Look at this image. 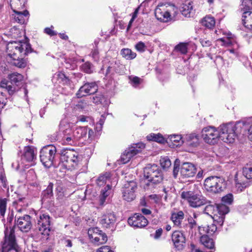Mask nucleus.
<instances>
[{
	"label": "nucleus",
	"mask_w": 252,
	"mask_h": 252,
	"mask_svg": "<svg viewBox=\"0 0 252 252\" xmlns=\"http://www.w3.org/2000/svg\"><path fill=\"white\" fill-rule=\"evenodd\" d=\"M32 52L31 45L27 42L13 41L7 45L8 56L11 58L12 65L19 68H24L28 64L25 56Z\"/></svg>",
	"instance_id": "f257e3e1"
},
{
	"label": "nucleus",
	"mask_w": 252,
	"mask_h": 252,
	"mask_svg": "<svg viewBox=\"0 0 252 252\" xmlns=\"http://www.w3.org/2000/svg\"><path fill=\"white\" fill-rule=\"evenodd\" d=\"M245 126L244 123L237 122L235 124L229 123L219 126L220 140L226 143L234 142L237 135L241 132L240 129Z\"/></svg>",
	"instance_id": "f03ea898"
},
{
	"label": "nucleus",
	"mask_w": 252,
	"mask_h": 252,
	"mask_svg": "<svg viewBox=\"0 0 252 252\" xmlns=\"http://www.w3.org/2000/svg\"><path fill=\"white\" fill-rule=\"evenodd\" d=\"M181 198L192 208H198L207 203V200L199 191L185 190L182 192Z\"/></svg>",
	"instance_id": "7ed1b4c3"
},
{
	"label": "nucleus",
	"mask_w": 252,
	"mask_h": 252,
	"mask_svg": "<svg viewBox=\"0 0 252 252\" xmlns=\"http://www.w3.org/2000/svg\"><path fill=\"white\" fill-rule=\"evenodd\" d=\"M61 161L66 168H75L81 160V156L73 149H63L61 152Z\"/></svg>",
	"instance_id": "20e7f679"
},
{
	"label": "nucleus",
	"mask_w": 252,
	"mask_h": 252,
	"mask_svg": "<svg viewBox=\"0 0 252 252\" xmlns=\"http://www.w3.org/2000/svg\"><path fill=\"white\" fill-rule=\"evenodd\" d=\"M10 81L4 79L1 81L0 87L5 89L9 95H12L18 90V86L23 79V76L20 73L13 72L8 75Z\"/></svg>",
	"instance_id": "39448f33"
},
{
	"label": "nucleus",
	"mask_w": 252,
	"mask_h": 252,
	"mask_svg": "<svg viewBox=\"0 0 252 252\" xmlns=\"http://www.w3.org/2000/svg\"><path fill=\"white\" fill-rule=\"evenodd\" d=\"M144 177L153 184L161 183L163 180V175L160 168L157 165L148 164L144 169Z\"/></svg>",
	"instance_id": "423d86ee"
},
{
	"label": "nucleus",
	"mask_w": 252,
	"mask_h": 252,
	"mask_svg": "<svg viewBox=\"0 0 252 252\" xmlns=\"http://www.w3.org/2000/svg\"><path fill=\"white\" fill-rule=\"evenodd\" d=\"M224 180L218 176H211L207 178L204 183L205 189L210 192L218 193L223 190Z\"/></svg>",
	"instance_id": "0eeeda50"
},
{
	"label": "nucleus",
	"mask_w": 252,
	"mask_h": 252,
	"mask_svg": "<svg viewBox=\"0 0 252 252\" xmlns=\"http://www.w3.org/2000/svg\"><path fill=\"white\" fill-rule=\"evenodd\" d=\"M56 152V148L53 145H48L41 149L40 158L44 166L49 168L53 165Z\"/></svg>",
	"instance_id": "6e6552de"
},
{
	"label": "nucleus",
	"mask_w": 252,
	"mask_h": 252,
	"mask_svg": "<svg viewBox=\"0 0 252 252\" xmlns=\"http://www.w3.org/2000/svg\"><path fill=\"white\" fill-rule=\"evenodd\" d=\"M202 137L204 141L210 145H214L220 140V130L213 126H208L203 128L201 131Z\"/></svg>",
	"instance_id": "1a4fd4ad"
},
{
	"label": "nucleus",
	"mask_w": 252,
	"mask_h": 252,
	"mask_svg": "<svg viewBox=\"0 0 252 252\" xmlns=\"http://www.w3.org/2000/svg\"><path fill=\"white\" fill-rule=\"evenodd\" d=\"M59 129L62 132V141L64 144L73 145L76 143L73 127L70 126L66 122L62 121L59 125Z\"/></svg>",
	"instance_id": "9d476101"
},
{
	"label": "nucleus",
	"mask_w": 252,
	"mask_h": 252,
	"mask_svg": "<svg viewBox=\"0 0 252 252\" xmlns=\"http://www.w3.org/2000/svg\"><path fill=\"white\" fill-rule=\"evenodd\" d=\"M4 242L2 244L0 252H8L14 249L16 246L15 230L14 227L6 228L4 231Z\"/></svg>",
	"instance_id": "9b49d317"
},
{
	"label": "nucleus",
	"mask_w": 252,
	"mask_h": 252,
	"mask_svg": "<svg viewBox=\"0 0 252 252\" xmlns=\"http://www.w3.org/2000/svg\"><path fill=\"white\" fill-rule=\"evenodd\" d=\"M145 148L144 144L138 143L133 144L132 146L127 148L121 155V160L122 163L125 164L128 162L131 158L140 153L142 149Z\"/></svg>",
	"instance_id": "f8f14e48"
},
{
	"label": "nucleus",
	"mask_w": 252,
	"mask_h": 252,
	"mask_svg": "<svg viewBox=\"0 0 252 252\" xmlns=\"http://www.w3.org/2000/svg\"><path fill=\"white\" fill-rule=\"evenodd\" d=\"M91 241L96 245L103 244L107 241L106 234L97 227L91 228L88 231Z\"/></svg>",
	"instance_id": "ddd939ff"
},
{
	"label": "nucleus",
	"mask_w": 252,
	"mask_h": 252,
	"mask_svg": "<svg viewBox=\"0 0 252 252\" xmlns=\"http://www.w3.org/2000/svg\"><path fill=\"white\" fill-rule=\"evenodd\" d=\"M50 224V216L46 214H43L40 215L37 220L36 228L41 234L48 236L51 231Z\"/></svg>",
	"instance_id": "4468645a"
},
{
	"label": "nucleus",
	"mask_w": 252,
	"mask_h": 252,
	"mask_svg": "<svg viewBox=\"0 0 252 252\" xmlns=\"http://www.w3.org/2000/svg\"><path fill=\"white\" fill-rule=\"evenodd\" d=\"M171 239L176 250L181 251L185 249L186 238L183 232L180 231H175L172 234Z\"/></svg>",
	"instance_id": "2eb2a0df"
},
{
	"label": "nucleus",
	"mask_w": 252,
	"mask_h": 252,
	"mask_svg": "<svg viewBox=\"0 0 252 252\" xmlns=\"http://www.w3.org/2000/svg\"><path fill=\"white\" fill-rule=\"evenodd\" d=\"M137 186L133 181L126 183L123 190V197L127 201H131L135 197V191Z\"/></svg>",
	"instance_id": "dca6fc26"
},
{
	"label": "nucleus",
	"mask_w": 252,
	"mask_h": 252,
	"mask_svg": "<svg viewBox=\"0 0 252 252\" xmlns=\"http://www.w3.org/2000/svg\"><path fill=\"white\" fill-rule=\"evenodd\" d=\"M15 223L23 232H29L32 227V218L28 215L17 218L15 220Z\"/></svg>",
	"instance_id": "f3484780"
},
{
	"label": "nucleus",
	"mask_w": 252,
	"mask_h": 252,
	"mask_svg": "<svg viewBox=\"0 0 252 252\" xmlns=\"http://www.w3.org/2000/svg\"><path fill=\"white\" fill-rule=\"evenodd\" d=\"M128 223L135 227L142 228L148 224L147 219L140 214L136 213L133 216L128 218Z\"/></svg>",
	"instance_id": "a211bd4d"
},
{
	"label": "nucleus",
	"mask_w": 252,
	"mask_h": 252,
	"mask_svg": "<svg viewBox=\"0 0 252 252\" xmlns=\"http://www.w3.org/2000/svg\"><path fill=\"white\" fill-rule=\"evenodd\" d=\"M97 89L98 87L95 83H87L80 87L76 94V95L78 98H80L87 94L95 93L97 91Z\"/></svg>",
	"instance_id": "6ab92c4d"
},
{
	"label": "nucleus",
	"mask_w": 252,
	"mask_h": 252,
	"mask_svg": "<svg viewBox=\"0 0 252 252\" xmlns=\"http://www.w3.org/2000/svg\"><path fill=\"white\" fill-rule=\"evenodd\" d=\"M196 172L195 166L189 162H184L180 168L181 176L183 179H187L193 177Z\"/></svg>",
	"instance_id": "aec40b11"
},
{
	"label": "nucleus",
	"mask_w": 252,
	"mask_h": 252,
	"mask_svg": "<svg viewBox=\"0 0 252 252\" xmlns=\"http://www.w3.org/2000/svg\"><path fill=\"white\" fill-rule=\"evenodd\" d=\"M216 212L217 215V222L221 226L223 223L225 215L229 212V208L223 203L218 204L216 205Z\"/></svg>",
	"instance_id": "412c9836"
},
{
	"label": "nucleus",
	"mask_w": 252,
	"mask_h": 252,
	"mask_svg": "<svg viewBox=\"0 0 252 252\" xmlns=\"http://www.w3.org/2000/svg\"><path fill=\"white\" fill-rule=\"evenodd\" d=\"M155 14L157 19L163 22H168L171 19L169 10L163 6L157 7L155 9Z\"/></svg>",
	"instance_id": "4be33fe9"
},
{
	"label": "nucleus",
	"mask_w": 252,
	"mask_h": 252,
	"mask_svg": "<svg viewBox=\"0 0 252 252\" xmlns=\"http://www.w3.org/2000/svg\"><path fill=\"white\" fill-rule=\"evenodd\" d=\"M116 221V216L114 213H109L104 214L100 220V223L104 227H113Z\"/></svg>",
	"instance_id": "5701e85b"
},
{
	"label": "nucleus",
	"mask_w": 252,
	"mask_h": 252,
	"mask_svg": "<svg viewBox=\"0 0 252 252\" xmlns=\"http://www.w3.org/2000/svg\"><path fill=\"white\" fill-rule=\"evenodd\" d=\"M184 143L191 147H197L199 145V137L195 133L186 134L184 136Z\"/></svg>",
	"instance_id": "b1692460"
},
{
	"label": "nucleus",
	"mask_w": 252,
	"mask_h": 252,
	"mask_svg": "<svg viewBox=\"0 0 252 252\" xmlns=\"http://www.w3.org/2000/svg\"><path fill=\"white\" fill-rule=\"evenodd\" d=\"M171 219L175 225L180 228H182L185 226L184 224H182V222L184 220V213L183 212L180 211L178 212L172 213Z\"/></svg>",
	"instance_id": "393cba45"
},
{
	"label": "nucleus",
	"mask_w": 252,
	"mask_h": 252,
	"mask_svg": "<svg viewBox=\"0 0 252 252\" xmlns=\"http://www.w3.org/2000/svg\"><path fill=\"white\" fill-rule=\"evenodd\" d=\"M13 11L15 13L14 15L15 21L21 24H24L28 19V15H29V12L26 10L23 11H19L15 9H13Z\"/></svg>",
	"instance_id": "a878e982"
},
{
	"label": "nucleus",
	"mask_w": 252,
	"mask_h": 252,
	"mask_svg": "<svg viewBox=\"0 0 252 252\" xmlns=\"http://www.w3.org/2000/svg\"><path fill=\"white\" fill-rule=\"evenodd\" d=\"M112 192V186L108 184L100 191L99 196V202L100 205H103L106 202L107 198L110 195Z\"/></svg>",
	"instance_id": "bb28decb"
},
{
	"label": "nucleus",
	"mask_w": 252,
	"mask_h": 252,
	"mask_svg": "<svg viewBox=\"0 0 252 252\" xmlns=\"http://www.w3.org/2000/svg\"><path fill=\"white\" fill-rule=\"evenodd\" d=\"M34 158L35 154L33 148L31 146L26 147L24 150L22 159L23 161L30 162L32 161Z\"/></svg>",
	"instance_id": "cd10ccee"
},
{
	"label": "nucleus",
	"mask_w": 252,
	"mask_h": 252,
	"mask_svg": "<svg viewBox=\"0 0 252 252\" xmlns=\"http://www.w3.org/2000/svg\"><path fill=\"white\" fill-rule=\"evenodd\" d=\"M242 23L246 28L252 29V12L245 11L243 12Z\"/></svg>",
	"instance_id": "c85d7f7f"
},
{
	"label": "nucleus",
	"mask_w": 252,
	"mask_h": 252,
	"mask_svg": "<svg viewBox=\"0 0 252 252\" xmlns=\"http://www.w3.org/2000/svg\"><path fill=\"white\" fill-rule=\"evenodd\" d=\"M200 242L205 248L208 249H212L215 247V243L213 239L210 238L207 235H204L200 237Z\"/></svg>",
	"instance_id": "c756f323"
},
{
	"label": "nucleus",
	"mask_w": 252,
	"mask_h": 252,
	"mask_svg": "<svg viewBox=\"0 0 252 252\" xmlns=\"http://www.w3.org/2000/svg\"><path fill=\"white\" fill-rule=\"evenodd\" d=\"M73 130L76 142L80 139L85 137L88 132V129L86 127H73Z\"/></svg>",
	"instance_id": "7c9ffc66"
},
{
	"label": "nucleus",
	"mask_w": 252,
	"mask_h": 252,
	"mask_svg": "<svg viewBox=\"0 0 252 252\" xmlns=\"http://www.w3.org/2000/svg\"><path fill=\"white\" fill-rule=\"evenodd\" d=\"M111 178V174L110 172H105L101 174L99 177L96 179L95 182L97 186H101L106 183L107 181H109Z\"/></svg>",
	"instance_id": "2f4dec72"
},
{
	"label": "nucleus",
	"mask_w": 252,
	"mask_h": 252,
	"mask_svg": "<svg viewBox=\"0 0 252 252\" xmlns=\"http://www.w3.org/2000/svg\"><path fill=\"white\" fill-rule=\"evenodd\" d=\"M168 140L173 143V146L178 147L181 145L183 143H184V137H182L181 135H170Z\"/></svg>",
	"instance_id": "473e14b6"
},
{
	"label": "nucleus",
	"mask_w": 252,
	"mask_h": 252,
	"mask_svg": "<svg viewBox=\"0 0 252 252\" xmlns=\"http://www.w3.org/2000/svg\"><path fill=\"white\" fill-rule=\"evenodd\" d=\"M121 54L123 58L129 60L134 59L136 56V54L128 48L122 49Z\"/></svg>",
	"instance_id": "72a5a7b5"
},
{
	"label": "nucleus",
	"mask_w": 252,
	"mask_h": 252,
	"mask_svg": "<svg viewBox=\"0 0 252 252\" xmlns=\"http://www.w3.org/2000/svg\"><path fill=\"white\" fill-rule=\"evenodd\" d=\"M202 25L208 28H212L215 24L214 18L211 16H206L201 21Z\"/></svg>",
	"instance_id": "f704fd0d"
},
{
	"label": "nucleus",
	"mask_w": 252,
	"mask_h": 252,
	"mask_svg": "<svg viewBox=\"0 0 252 252\" xmlns=\"http://www.w3.org/2000/svg\"><path fill=\"white\" fill-rule=\"evenodd\" d=\"M216 206L213 205H209L205 207L204 209L205 213L210 215L214 220L215 221H217V215L216 212Z\"/></svg>",
	"instance_id": "c9c22d12"
},
{
	"label": "nucleus",
	"mask_w": 252,
	"mask_h": 252,
	"mask_svg": "<svg viewBox=\"0 0 252 252\" xmlns=\"http://www.w3.org/2000/svg\"><path fill=\"white\" fill-rule=\"evenodd\" d=\"M223 43V44L226 46L233 45L236 44L235 37L231 34H229L226 38H221L219 39Z\"/></svg>",
	"instance_id": "e433bc0d"
},
{
	"label": "nucleus",
	"mask_w": 252,
	"mask_h": 252,
	"mask_svg": "<svg viewBox=\"0 0 252 252\" xmlns=\"http://www.w3.org/2000/svg\"><path fill=\"white\" fill-rule=\"evenodd\" d=\"M147 139L148 141H154L160 143H162L164 141V139L161 134L151 133L147 135Z\"/></svg>",
	"instance_id": "4c0bfd02"
},
{
	"label": "nucleus",
	"mask_w": 252,
	"mask_h": 252,
	"mask_svg": "<svg viewBox=\"0 0 252 252\" xmlns=\"http://www.w3.org/2000/svg\"><path fill=\"white\" fill-rule=\"evenodd\" d=\"M193 10L192 5L190 2L188 4H184L181 8V12L186 17H190V13Z\"/></svg>",
	"instance_id": "58836bf2"
},
{
	"label": "nucleus",
	"mask_w": 252,
	"mask_h": 252,
	"mask_svg": "<svg viewBox=\"0 0 252 252\" xmlns=\"http://www.w3.org/2000/svg\"><path fill=\"white\" fill-rule=\"evenodd\" d=\"M235 187L238 191H242L245 188H246L247 185L244 182L241 181L238 177V174H236L235 175Z\"/></svg>",
	"instance_id": "ea45409f"
},
{
	"label": "nucleus",
	"mask_w": 252,
	"mask_h": 252,
	"mask_svg": "<svg viewBox=\"0 0 252 252\" xmlns=\"http://www.w3.org/2000/svg\"><path fill=\"white\" fill-rule=\"evenodd\" d=\"M243 176L247 179H252V165H247L243 168Z\"/></svg>",
	"instance_id": "a19ab883"
},
{
	"label": "nucleus",
	"mask_w": 252,
	"mask_h": 252,
	"mask_svg": "<svg viewBox=\"0 0 252 252\" xmlns=\"http://www.w3.org/2000/svg\"><path fill=\"white\" fill-rule=\"evenodd\" d=\"M53 184L50 183L46 189L43 191L42 194L44 198H50L51 197L53 196Z\"/></svg>",
	"instance_id": "79ce46f5"
},
{
	"label": "nucleus",
	"mask_w": 252,
	"mask_h": 252,
	"mask_svg": "<svg viewBox=\"0 0 252 252\" xmlns=\"http://www.w3.org/2000/svg\"><path fill=\"white\" fill-rule=\"evenodd\" d=\"M7 199L6 198H0V214L4 217L5 214Z\"/></svg>",
	"instance_id": "37998d69"
},
{
	"label": "nucleus",
	"mask_w": 252,
	"mask_h": 252,
	"mask_svg": "<svg viewBox=\"0 0 252 252\" xmlns=\"http://www.w3.org/2000/svg\"><path fill=\"white\" fill-rule=\"evenodd\" d=\"M242 9L244 12L252 10V0H242Z\"/></svg>",
	"instance_id": "c03bdc74"
},
{
	"label": "nucleus",
	"mask_w": 252,
	"mask_h": 252,
	"mask_svg": "<svg viewBox=\"0 0 252 252\" xmlns=\"http://www.w3.org/2000/svg\"><path fill=\"white\" fill-rule=\"evenodd\" d=\"M222 203L226 205H231L233 202V195L232 193H228L221 198Z\"/></svg>",
	"instance_id": "a18cd8bd"
},
{
	"label": "nucleus",
	"mask_w": 252,
	"mask_h": 252,
	"mask_svg": "<svg viewBox=\"0 0 252 252\" xmlns=\"http://www.w3.org/2000/svg\"><path fill=\"white\" fill-rule=\"evenodd\" d=\"M81 68L83 71L87 73H91L93 72V65L89 62L83 63L81 65Z\"/></svg>",
	"instance_id": "49530a36"
},
{
	"label": "nucleus",
	"mask_w": 252,
	"mask_h": 252,
	"mask_svg": "<svg viewBox=\"0 0 252 252\" xmlns=\"http://www.w3.org/2000/svg\"><path fill=\"white\" fill-rule=\"evenodd\" d=\"M160 163L161 167L164 169L169 167L171 165V162L167 157L162 158L160 159Z\"/></svg>",
	"instance_id": "de8ad7c7"
},
{
	"label": "nucleus",
	"mask_w": 252,
	"mask_h": 252,
	"mask_svg": "<svg viewBox=\"0 0 252 252\" xmlns=\"http://www.w3.org/2000/svg\"><path fill=\"white\" fill-rule=\"evenodd\" d=\"M175 49L185 54L187 52V45L186 43H180L175 47Z\"/></svg>",
	"instance_id": "09e8293b"
},
{
	"label": "nucleus",
	"mask_w": 252,
	"mask_h": 252,
	"mask_svg": "<svg viewBox=\"0 0 252 252\" xmlns=\"http://www.w3.org/2000/svg\"><path fill=\"white\" fill-rule=\"evenodd\" d=\"M129 79L131 85L135 88L137 87L142 82V79L136 76L133 77H129Z\"/></svg>",
	"instance_id": "8fccbe9b"
},
{
	"label": "nucleus",
	"mask_w": 252,
	"mask_h": 252,
	"mask_svg": "<svg viewBox=\"0 0 252 252\" xmlns=\"http://www.w3.org/2000/svg\"><path fill=\"white\" fill-rule=\"evenodd\" d=\"M19 30L15 27H13L11 28L8 33L6 34L8 36H10L12 37L15 38L18 34Z\"/></svg>",
	"instance_id": "3c124183"
},
{
	"label": "nucleus",
	"mask_w": 252,
	"mask_h": 252,
	"mask_svg": "<svg viewBox=\"0 0 252 252\" xmlns=\"http://www.w3.org/2000/svg\"><path fill=\"white\" fill-rule=\"evenodd\" d=\"M217 229V228L216 224H211L208 225L206 229V232L209 235H212L216 231Z\"/></svg>",
	"instance_id": "603ef678"
},
{
	"label": "nucleus",
	"mask_w": 252,
	"mask_h": 252,
	"mask_svg": "<svg viewBox=\"0 0 252 252\" xmlns=\"http://www.w3.org/2000/svg\"><path fill=\"white\" fill-rule=\"evenodd\" d=\"M92 99L93 100V102L97 104L102 103L103 101L104 100V97L101 94H97L95 96H93Z\"/></svg>",
	"instance_id": "864d4df0"
},
{
	"label": "nucleus",
	"mask_w": 252,
	"mask_h": 252,
	"mask_svg": "<svg viewBox=\"0 0 252 252\" xmlns=\"http://www.w3.org/2000/svg\"><path fill=\"white\" fill-rule=\"evenodd\" d=\"M135 47L138 51L143 52L145 50L146 45L144 43L140 41L135 45Z\"/></svg>",
	"instance_id": "5fc2aeb1"
},
{
	"label": "nucleus",
	"mask_w": 252,
	"mask_h": 252,
	"mask_svg": "<svg viewBox=\"0 0 252 252\" xmlns=\"http://www.w3.org/2000/svg\"><path fill=\"white\" fill-rule=\"evenodd\" d=\"M106 115L105 114L101 116L99 121L96 123V128L100 130L102 128V126L104 123Z\"/></svg>",
	"instance_id": "6e6d98bb"
},
{
	"label": "nucleus",
	"mask_w": 252,
	"mask_h": 252,
	"mask_svg": "<svg viewBox=\"0 0 252 252\" xmlns=\"http://www.w3.org/2000/svg\"><path fill=\"white\" fill-rule=\"evenodd\" d=\"M162 232H163L162 229L161 228H159L157 229L154 233L151 234V236L152 237H153L155 239H158L159 238V237L162 235Z\"/></svg>",
	"instance_id": "4d7b16f0"
},
{
	"label": "nucleus",
	"mask_w": 252,
	"mask_h": 252,
	"mask_svg": "<svg viewBox=\"0 0 252 252\" xmlns=\"http://www.w3.org/2000/svg\"><path fill=\"white\" fill-rule=\"evenodd\" d=\"M63 244L67 247H71L72 243L71 240L68 237H65L62 240Z\"/></svg>",
	"instance_id": "13d9d810"
},
{
	"label": "nucleus",
	"mask_w": 252,
	"mask_h": 252,
	"mask_svg": "<svg viewBox=\"0 0 252 252\" xmlns=\"http://www.w3.org/2000/svg\"><path fill=\"white\" fill-rule=\"evenodd\" d=\"M179 171V164L178 159H176L175 162V164L173 169V176L174 178H176L177 177L178 172Z\"/></svg>",
	"instance_id": "bf43d9fd"
},
{
	"label": "nucleus",
	"mask_w": 252,
	"mask_h": 252,
	"mask_svg": "<svg viewBox=\"0 0 252 252\" xmlns=\"http://www.w3.org/2000/svg\"><path fill=\"white\" fill-rule=\"evenodd\" d=\"M53 29H54L53 26H51V28H46L44 29V32L46 34L50 35V36H53L57 35V33L56 32L53 30Z\"/></svg>",
	"instance_id": "052dcab7"
},
{
	"label": "nucleus",
	"mask_w": 252,
	"mask_h": 252,
	"mask_svg": "<svg viewBox=\"0 0 252 252\" xmlns=\"http://www.w3.org/2000/svg\"><path fill=\"white\" fill-rule=\"evenodd\" d=\"M200 42L203 47H209L212 44V42L206 39H200Z\"/></svg>",
	"instance_id": "680f3d73"
},
{
	"label": "nucleus",
	"mask_w": 252,
	"mask_h": 252,
	"mask_svg": "<svg viewBox=\"0 0 252 252\" xmlns=\"http://www.w3.org/2000/svg\"><path fill=\"white\" fill-rule=\"evenodd\" d=\"M97 252H114L111 250L109 246H104L100 248Z\"/></svg>",
	"instance_id": "e2e57ef3"
},
{
	"label": "nucleus",
	"mask_w": 252,
	"mask_h": 252,
	"mask_svg": "<svg viewBox=\"0 0 252 252\" xmlns=\"http://www.w3.org/2000/svg\"><path fill=\"white\" fill-rule=\"evenodd\" d=\"M98 51L96 49H94L92 51V56L95 61H97L99 59Z\"/></svg>",
	"instance_id": "0e129e2a"
},
{
	"label": "nucleus",
	"mask_w": 252,
	"mask_h": 252,
	"mask_svg": "<svg viewBox=\"0 0 252 252\" xmlns=\"http://www.w3.org/2000/svg\"><path fill=\"white\" fill-rule=\"evenodd\" d=\"M150 199L153 200L154 203H158L159 201V197L156 194H152L148 196Z\"/></svg>",
	"instance_id": "69168bd1"
},
{
	"label": "nucleus",
	"mask_w": 252,
	"mask_h": 252,
	"mask_svg": "<svg viewBox=\"0 0 252 252\" xmlns=\"http://www.w3.org/2000/svg\"><path fill=\"white\" fill-rule=\"evenodd\" d=\"M57 199L61 203H62L64 201V192L56 193Z\"/></svg>",
	"instance_id": "338daca9"
},
{
	"label": "nucleus",
	"mask_w": 252,
	"mask_h": 252,
	"mask_svg": "<svg viewBox=\"0 0 252 252\" xmlns=\"http://www.w3.org/2000/svg\"><path fill=\"white\" fill-rule=\"evenodd\" d=\"M215 63L217 65H221L223 64V61L222 57L217 56L215 60Z\"/></svg>",
	"instance_id": "774afa93"
}]
</instances>
